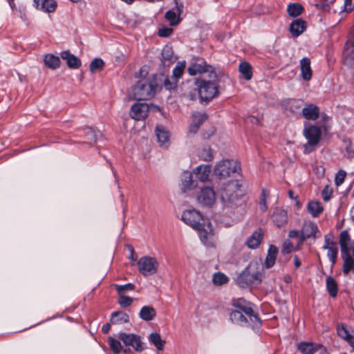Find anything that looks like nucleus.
I'll list each match as a JSON object with an SVG mask.
<instances>
[{
  "label": "nucleus",
  "instance_id": "nucleus-19",
  "mask_svg": "<svg viewBox=\"0 0 354 354\" xmlns=\"http://www.w3.org/2000/svg\"><path fill=\"white\" fill-rule=\"evenodd\" d=\"M306 27L307 24L304 20L297 19L290 24L289 30L292 37H297L305 31Z\"/></svg>",
  "mask_w": 354,
  "mask_h": 354
},
{
  "label": "nucleus",
  "instance_id": "nucleus-46",
  "mask_svg": "<svg viewBox=\"0 0 354 354\" xmlns=\"http://www.w3.org/2000/svg\"><path fill=\"white\" fill-rule=\"evenodd\" d=\"M332 1L329 2L328 0H319L315 4L316 8L323 12H328L330 9V4Z\"/></svg>",
  "mask_w": 354,
  "mask_h": 354
},
{
  "label": "nucleus",
  "instance_id": "nucleus-60",
  "mask_svg": "<svg viewBox=\"0 0 354 354\" xmlns=\"http://www.w3.org/2000/svg\"><path fill=\"white\" fill-rule=\"evenodd\" d=\"M86 133L88 136V138L91 140L96 141L97 135H96L95 132L94 131V130L91 128H87L86 129Z\"/></svg>",
  "mask_w": 354,
  "mask_h": 354
},
{
  "label": "nucleus",
  "instance_id": "nucleus-51",
  "mask_svg": "<svg viewBox=\"0 0 354 354\" xmlns=\"http://www.w3.org/2000/svg\"><path fill=\"white\" fill-rule=\"evenodd\" d=\"M115 289L119 295H124L127 291H131L134 289V285L127 283L125 285H115Z\"/></svg>",
  "mask_w": 354,
  "mask_h": 354
},
{
  "label": "nucleus",
  "instance_id": "nucleus-24",
  "mask_svg": "<svg viewBox=\"0 0 354 354\" xmlns=\"http://www.w3.org/2000/svg\"><path fill=\"white\" fill-rule=\"evenodd\" d=\"M272 219L277 227H281L288 221L287 213L283 209H276L273 213Z\"/></svg>",
  "mask_w": 354,
  "mask_h": 354
},
{
  "label": "nucleus",
  "instance_id": "nucleus-15",
  "mask_svg": "<svg viewBox=\"0 0 354 354\" xmlns=\"http://www.w3.org/2000/svg\"><path fill=\"white\" fill-rule=\"evenodd\" d=\"M207 115L205 113L194 112L192 114V123L189 126V132L196 133L203 122L206 120Z\"/></svg>",
  "mask_w": 354,
  "mask_h": 354
},
{
  "label": "nucleus",
  "instance_id": "nucleus-34",
  "mask_svg": "<svg viewBox=\"0 0 354 354\" xmlns=\"http://www.w3.org/2000/svg\"><path fill=\"white\" fill-rule=\"evenodd\" d=\"M175 60L172 48L165 46L162 51V62L164 65H169Z\"/></svg>",
  "mask_w": 354,
  "mask_h": 354
},
{
  "label": "nucleus",
  "instance_id": "nucleus-9",
  "mask_svg": "<svg viewBox=\"0 0 354 354\" xmlns=\"http://www.w3.org/2000/svg\"><path fill=\"white\" fill-rule=\"evenodd\" d=\"M118 338L126 346H131L138 352H141L144 350L143 343L140 337L137 335L120 333L118 334Z\"/></svg>",
  "mask_w": 354,
  "mask_h": 354
},
{
  "label": "nucleus",
  "instance_id": "nucleus-54",
  "mask_svg": "<svg viewBox=\"0 0 354 354\" xmlns=\"http://www.w3.org/2000/svg\"><path fill=\"white\" fill-rule=\"evenodd\" d=\"M354 8V0H345L343 10L340 12L349 13Z\"/></svg>",
  "mask_w": 354,
  "mask_h": 354
},
{
  "label": "nucleus",
  "instance_id": "nucleus-57",
  "mask_svg": "<svg viewBox=\"0 0 354 354\" xmlns=\"http://www.w3.org/2000/svg\"><path fill=\"white\" fill-rule=\"evenodd\" d=\"M173 32V29L171 28L163 27L158 30V36L161 37H169Z\"/></svg>",
  "mask_w": 354,
  "mask_h": 354
},
{
  "label": "nucleus",
  "instance_id": "nucleus-42",
  "mask_svg": "<svg viewBox=\"0 0 354 354\" xmlns=\"http://www.w3.org/2000/svg\"><path fill=\"white\" fill-rule=\"evenodd\" d=\"M198 156L203 161H212L214 158L212 149L209 147L203 148L199 151Z\"/></svg>",
  "mask_w": 354,
  "mask_h": 354
},
{
  "label": "nucleus",
  "instance_id": "nucleus-17",
  "mask_svg": "<svg viewBox=\"0 0 354 354\" xmlns=\"http://www.w3.org/2000/svg\"><path fill=\"white\" fill-rule=\"evenodd\" d=\"M211 171L212 167L209 165H201L193 170V173L201 182H207L209 180Z\"/></svg>",
  "mask_w": 354,
  "mask_h": 354
},
{
  "label": "nucleus",
  "instance_id": "nucleus-40",
  "mask_svg": "<svg viewBox=\"0 0 354 354\" xmlns=\"http://www.w3.org/2000/svg\"><path fill=\"white\" fill-rule=\"evenodd\" d=\"M156 134L160 145H164L169 141V133L162 127H156Z\"/></svg>",
  "mask_w": 354,
  "mask_h": 354
},
{
  "label": "nucleus",
  "instance_id": "nucleus-41",
  "mask_svg": "<svg viewBox=\"0 0 354 354\" xmlns=\"http://www.w3.org/2000/svg\"><path fill=\"white\" fill-rule=\"evenodd\" d=\"M326 288L329 295L335 297L337 294V284L332 277H328L326 280Z\"/></svg>",
  "mask_w": 354,
  "mask_h": 354
},
{
  "label": "nucleus",
  "instance_id": "nucleus-27",
  "mask_svg": "<svg viewBox=\"0 0 354 354\" xmlns=\"http://www.w3.org/2000/svg\"><path fill=\"white\" fill-rule=\"evenodd\" d=\"M351 239L347 230L341 232L339 234V245L342 253L351 252L349 244Z\"/></svg>",
  "mask_w": 354,
  "mask_h": 354
},
{
  "label": "nucleus",
  "instance_id": "nucleus-25",
  "mask_svg": "<svg viewBox=\"0 0 354 354\" xmlns=\"http://www.w3.org/2000/svg\"><path fill=\"white\" fill-rule=\"evenodd\" d=\"M342 254L343 263V272L344 274H348L350 272H354V259L351 256L350 252H344Z\"/></svg>",
  "mask_w": 354,
  "mask_h": 354
},
{
  "label": "nucleus",
  "instance_id": "nucleus-30",
  "mask_svg": "<svg viewBox=\"0 0 354 354\" xmlns=\"http://www.w3.org/2000/svg\"><path fill=\"white\" fill-rule=\"evenodd\" d=\"M230 318L232 322L243 325L248 322V319H247V315L243 311H232L230 314Z\"/></svg>",
  "mask_w": 354,
  "mask_h": 354
},
{
  "label": "nucleus",
  "instance_id": "nucleus-37",
  "mask_svg": "<svg viewBox=\"0 0 354 354\" xmlns=\"http://www.w3.org/2000/svg\"><path fill=\"white\" fill-rule=\"evenodd\" d=\"M210 68L209 66H202L200 64L194 63L189 66L188 71L191 75H195L197 73L208 72Z\"/></svg>",
  "mask_w": 354,
  "mask_h": 354
},
{
  "label": "nucleus",
  "instance_id": "nucleus-31",
  "mask_svg": "<svg viewBox=\"0 0 354 354\" xmlns=\"http://www.w3.org/2000/svg\"><path fill=\"white\" fill-rule=\"evenodd\" d=\"M304 7L299 3H290L287 7V12L291 17H297L304 12Z\"/></svg>",
  "mask_w": 354,
  "mask_h": 354
},
{
  "label": "nucleus",
  "instance_id": "nucleus-4",
  "mask_svg": "<svg viewBox=\"0 0 354 354\" xmlns=\"http://www.w3.org/2000/svg\"><path fill=\"white\" fill-rule=\"evenodd\" d=\"M157 87L155 79L142 78L131 88L129 97L138 101L149 100L155 95Z\"/></svg>",
  "mask_w": 354,
  "mask_h": 354
},
{
  "label": "nucleus",
  "instance_id": "nucleus-43",
  "mask_svg": "<svg viewBox=\"0 0 354 354\" xmlns=\"http://www.w3.org/2000/svg\"><path fill=\"white\" fill-rule=\"evenodd\" d=\"M104 66V62L102 59L95 58L91 62L89 68L91 73H95L102 70Z\"/></svg>",
  "mask_w": 354,
  "mask_h": 354
},
{
  "label": "nucleus",
  "instance_id": "nucleus-63",
  "mask_svg": "<svg viewBox=\"0 0 354 354\" xmlns=\"http://www.w3.org/2000/svg\"><path fill=\"white\" fill-rule=\"evenodd\" d=\"M176 83L177 82H176V80H174V81L171 82L169 79H166L165 80L164 84L166 88L171 89L176 86Z\"/></svg>",
  "mask_w": 354,
  "mask_h": 354
},
{
  "label": "nucleus",
  "instance_id": "nucleus-36",
  "mask_svg": "<svg viewBox=\"0 0 354 354\" xmlns=\"http://www.w3.org/2000/svg\"><path fill=\"white\" fill-rule=\"evenodd\" d=\"M129 321V316L124 311H115L111 315V322L112 324H122Z\"/></svg>",
  "mask_w": 354,
  "mask_h": 354
},
{
  "label": "nucleus",
  "instance_id": "nucleus-10",
  "mask_svg": "<svg viewBox=\"0 0 354 354\" xmlns=\"http://www.w3.org/2000/svg\"><path fill=\"white\" fill-rule=\"evenodd\" d=\"M321 129L316 126H310L304 131V136L308 140L307 144L304 145V153H309L308 146L315 147L320 140Z\"/></svg>",
  "mask_w": 354,
  "mask_h": 354
},
{
  "label": "nucleus",
  "instance_id": "nucleus-2",
  "mask_svg": "<svg viewBox=\"0 0 354 354\" xmlns=\"http://www.w3.org/2000/svg\"><path fill=\"white\" fill-rule=\"evenodd\" d=\"M182 220L199 234L201 241L207 246H214V233L211 223L200 212L187 209L183 212Z\"/></svg>",
  "mask_w": 354,
  "mask_h": 354
},
{
  "label": "nucleus",
  "instance_id": "nucleus-20",
  "mask_svg": "<svg viewBox=\"0 0 354 354\" xmlns=\"http://www.w3.org/2000/svg\"><path fill=\"white\" fill-rule=\"evenodd\" d=\"M36 7L46 12H53L57 8L55 0H34Z\"/></svg>",
  "mask_w": 354,
  "mask_h": 354
},
{
  "label": "nucleus",
  "instance_id": "nucleus-18",
  "mask_svg": "<svg viewBox=\"0 0 354 354\" xmlns=\"http://www.w3.org/2000/svg\"><path fill=\"white\" fill-rule=\"evenodd\" d=\"M263 237V230L261 228H259L247 239L245 244L250 249H256L261 244Z\"/></svg>",
  "mask_w": 354,
  "mask_h": 354
},
{
  "label": "nucleus",
  "instance_id": "nucleus-23",
  "mask_svg": "<svg viewBox=\"0 0 354 354\" xmlns=\"http://www.w3.org/2000/svg\"><path fill=\"white\" fill-rule=\"evenodd\" d=\"M61 57L63 59L66 61L68 66L71 68L76 69L81 66L80 59L74 55L71 54L68 51L62 52Z\"/></svg>",
  "mask_w": 354,
  "mask_h": 354
},
{
  "label": "nucleus",
  "instance_id": "nucleus-5",
  "mask_svg": "<svg viewBox=\"0 0 354 354\" xmlns=\"http://www.w3.org/2000/svg\"><path fill=\"white\" fill-rule=\"evenodd\" d=\"M257 263H250L249 266L239 275L236 281L242 288L250 285L258 284L261 281L262 274L254 270Z\"/></svg>",
  "mask_w": 354,
  "mask_h": 354
},
{
  "label": "nucleus",
  "instance_id": "nucleus-21",
  "mask_svg": "<svg viewBox=\"0 0 354 354\" xmlns=\"http://www.w3.org/2000/svg\"><path fill=\"white\" fill-rule=\"evenodd\" d=\"M300 68L302 78L305 81H309L312 77V69L310 67V60L307 57H304L300 61Z\"/></svg>",
  "mask_w": 354,
  "mask_h": 354
},
{
  "label": "nucleus",
  "instance_id": "nucleus-14",
  "mask_svg": "<svg viewBox=\"0 0 354 354\" xmlns=\"http://www.w3.org/2000/svg\"><path fill=\"white\" fill-rule=\"evenodd\" d=\"M180 180V189L184 193L194 189L197 186L196 182L193 180L192 174L188 171L182 173Z\"/></svg>",
  "mask_w": 354,
  "mask_h": 354
},
{
  "label": "nucleus",
  "instance_id": "nucleus-52",
  "mask_svg": "<svg viewBox=\"0 0 354 354\" xmlns=\"http://www.w3.org/2000/svg\"><path fill=\"white\" fill-rule=\"evenodd\" d=\"M346 176V172L344 170H339L335 176V183L337 186H340L344 181Z\"/></svg>",
  "mask_w": 354,
  "mask_h": 354
},
{
  "label": "nucleus",
  "instance_id": "nucleus-12",
  "mask_svg": "<svg viewBox=\"0 0 354 354\" xmlns=\"http://www.w3.org/2000/svg\"><path fill=\"white\" fill-rule=\"evenodd\" d=\"M149 104L145 102H138L132 105L130 111L131 118L136 120H145L149 113Z\"/></svg>",
  "mask_w": 354,
  "mask_h": 354
},
{
  "label": "nucleus",
  "instance_id": "nucleus-45",
  "mask_svg": "<svg viewBox=\"0 0 354 354\" xmlns=\"http://www.w3.org/2000/svg\"><path fill=\"white\" fill-rule=\"evenodd\" d=\"M185 62L178 63V65L174 68L172 79L176 80V82H178V80L182 76L185 68Z\"/></svg>",
  "mask_w": 354,
  "mask_h": 354
},
{
  "label": "nucleus",
  "instance_id": "nucleus-35",
  "mask_svg": "<svg viewBox=\"0 0 354 354\" xmlns=\"http://www.w3.org/2000/svg\"><path fill=\"white\" fill-rule=\"evenodd\" d=\"M44 63L46 66L51 69H56L59 66V57L52 54L46 55L44 57Z\"/></svg>",
  "mask_w": 354,
  "mask_h": 354
},
{
  "label": "nucleus",
  "instance_id": "nucleus-49",
  "mask_svg": "<svg viewBox=\"0 0 354 354\" xmlns=\"http://www.w3.org/2000/svg\"><path fill=\"white\" fill-rule=\"evenodd\" d=\"M118 301L122 308H127L131 306L133 299L124 295H119Z\"/></svg>",
  "mask_w": 354,
  "mask_h": 354
},
{
  "label": "nucleus",
  "instance_id": "nucleus-6",
  "mask_svg": "<svg viewBox=\"0 0 354 354\" xmlns=\"http://www.w3.org/2000/svg\"><path fill=\"white\" fill-rule=\"evenodd\" d=\"M241 169L240 164L233 160H223L215 167L214 174L221 179L230 176L231 174L239 172Z\"/></svg>",
  "mask_w": 354,
  "mask_h": 354
},
{
  "label": "nucleus",
  "instance_id": "nucleus-38",
  "mask_svg": "<svg viewBox=\"0 0 354 354\" xmlns=\"http://www.w3.org/2000/svg\"><path fill=\"white\" fill-rule=\"evenodd\" d=\"M165 18L169 22L170 26H175L178 25L181 21L180 16H179L176 12L169 10L166 12Z\"/></svg>",
  "mask_w": 354,
  "mask_h": 354
},
{
  "label": "nucleus",
  "instance_id": "nucleus-3",
  "mask_svg": "<svg viewBox=\"0 0 354 354\" xmlns=\"http://www.w3.org/2000/svg\"><path fill=\"white\" fill-rule=\"evenodd\" d=\"M209 79L205 76L197 79L195 82L198 96L201 101L209 102L218 95V86L216 82L217 75L211 71Z\"/></svg>",
  "mask_w": 354,
  "mask_h": 354
},
{
  "label": "nucleus",
  "instance_id": "nucleus-33",
  "mask_svg": "<svg viewBox=\"0 0 354 354\" xmlns=\"http://www.w3.org/2000/svg\"><path fill=\"white\" fill-rule=\"evenodd\" d=\"M149 342L154 345L158 351H162L166 342L161 339L160 335L157 333H152L149 335Z\"/></svg>",
  "mask_w": 354,
  "mask_h": 354
},
{
  "label": "nucleus",
  "instance_id": "nucleus-56",
  "mask_svg": "<svg viewBox=\"0 0 354 354\" xmlns=\"http://www.w3.org/2000/svg\"><path fill=\"white\" fill-rule=\"evenodd\" d=\"M333 190L328 185H326L322 192V196L324 201H328L330 200Z\"/></svg>",
  "mask_w": 354,
  "mask_h": 354
},
{
  "label": "nucleus",
  "instance_id": "nucleus-29",
  "mask_svg": "<svg viewBox=\"0 0 354 354\" xmlns=\"http://www.w3.org/2000/svg\"><path fill=\"white\" fill-rule=\"evenodd\" d=\"M307 209L308 212L315 218L318 217L324 210L321 203L315 201L308 203Z\"/></svg>",
  "mask_w": 354,
  "mask_h": 354
},
{
  "label": "nucleus",
  "instance_id": "nucleus-8",
  "mask_svg": "<svg viewBox=\"0 0 354 354\" xmlns=\"http://www.w3.org/2000/svg\"><path fill=\"white\" fill-rule=\"evenodd\" d=\"M199 204L205 207L212 206L216 201V194L210 187H203L200 189L196 196Z\"/></svg>",
  "mask_w": 354,
  "mask_h": 354
},
{
  "label": "nucleus",
  "instance_id": "nucleus-50",
  "mask_svg": "<svg viewBox=\"0 0 354 354\" xmlns=\"http://www.w3.org/2000/svg\"><path fill=\"white\" fill-rule=\"evenodd\" d=\"M243 313H245V315H247V319H248V322H250V323L254 324L260 323L259 315L257 313V311H243Z\"/></svg>",
  "mask_w": 354,
  "mask_h": 354
},
{
  "label": "nucleus",
  "instance_id": "nucleus-62",
  "mask_svg": "<svg viewBox=\"0 0 354 354\" xmlns=\"http://www.w3.org/2000/svg\"><path fill=\"white\" fill-rule=\"evenodd\" d=\"M301 236V231L296 230H292L288 233V237L293 239V238H298L299 240V236ZM299 243V241H298Z\"/></svg>",
  "mask_w": 354,
  "mask_h": 354
},
{
  "label": "nucleus",
  "instance_id": "nucleus-48",
  "mask_svg": "<svg viewBox=\"0 0 354 354\" xmlns=\"http://www.w3.org/2000/svg\"><path fill=\"white\" fill-rule=\"evenodd\" d=\"M301 101L297 100H290L288 102V109L292 113L297 112L301 107Z\"/></svg>",
  "mask_w": 354,
  "mask_h": 354
},
{
  "label": "nucleus",
  "instance_id": "nucleus-16",
  "mask_svg": "<svg viewBox=\"0 0 354 354\" xmlns=\"http://www.w3.org/2000/svg\"><path fill=\"white\" fill-rule=\"evenodd\" d=\"M337 332L338 335L345 339L354 349V329L345 326H337Z\"/></svg>",
  "mask_w": 354,
  "mask_h": 354
},
{
  "label": "nucleus",
  "instance_id": "nucleus-7",
  "mask_svg": "<svg viewBox=\"0 0 354 354\" xmlns=\"http://www.w3.org/2000/svg\"><path fill=\"white\" fill-rule=\"evenodd\" d=\"M158 265L156 259L149 257H141L138 261L139 271L145 276L155 274L157 271Z\"/></svg>",
  "mask_w": 354,
  "mask_h": 354
},
{
  "label": "nucleus",
  "instance_id": "nucleus-58",
  "mask_svg": "<svg viewBox=\"0 0 354 354\" xmlns=\"http://www.w3.org/2000/svg\"><path fill=\"white\" fill-rule=\"evenodd\" d=\"M176 6V13L180 16L183 12L184 5L180 0H174Z\"/></svg>",
  "mask_w": 354,
  "mask_h": 354
},
{
  "label": "nucleus",
  "instance_id": "nucleus-13",
  "mask_svg": "<svg viewBox=\"0 0 354 354\" xmlns=\"http://www.w3.org/2000/svg\"><path fill=\"white\" fill-rule=\"evenodd\" d=\"M319 232L318 227L316 223L312 221H306L301 230V236H299V243H302L307 239H316V234Z\"/></svg>",
  "mask_w": 354,
  "mask_h": 354
},
{
  "label": "nucleus",
  "instance_id": "nucleus-61",
  "mask_svg": "<svg viewBox=\"0 0 354 354\" xmlns=\"http://www.w3.org/2000/svg\"><path fill=\"white\" fill-rule=\"evenodd\" d=\"M259 207H260V209L263 212H265L268 208L267 205H266L264 191L262 193L261 198V201L259 203Z\"/></svg>",
  "mask_w": 354,
  "mask_h": 354
},
{
  "label": "nucleus",
  "instance_id": "nucleus-44",
  "mask_svg": "<svg viewBox=\"0 0 354 354\" xmlns=\"http://www.w3.org/2000/svg\"><path fill=\"white\" fill-rule=\"evenodd\" d=\"M108 342L110 348L114 353L118 354L121 351L122 347L119 340H117L112 337H109L108 338Z\"/></svg>",
  "mask_w": 354,
  "mask_h": 354
},
{
  "label": "nucleus",
  "instance_id": "nucleus-47",
  "mask_svg": "<svg viewBox=\"0 0 354 354\" xmlns=\"http://www.w3.org/2000/svg\"><path fill=\"white\" fill-rule=\"evenodd\" d=\"M228 281V278L221 272L215 273L212 277V281L215 285L221 286Z\"/></svg>",
  "mask_w": 354,
  "mask_h": 354
},
{
  "label": "nucleus",
  "instance_id": "nucleus-55",
  "mask_svg": "<svg viewBox=\"0 0 354 354\" xmlns=\"http://www.w3.org/2000/svg\"><path fill=\"white\" fill-rule=\"evenodd\" d=\"M140 316L142 319L149 321L155 317L156 313L155 311H140Z\"/></svg>",
  "mask_w": 354,
  "mask_h": 354
},
{
  "label": "nucleus",
  "instance_id": "nucleus-32",
  "mask_svg": "<svg viewBox=\"0 0 354 354\" xmlns=\"http://www.w3.org/2000/svg\"><path fill=\"white\" fill-rule=\"evenodd\" d=\"M232 305L239 310H252L254 308V305L252 303L243 298L234 299L232 301Z\"/></svg>",
  "mask_w": 354,
  "mask_h": 354
},
{
  "label": "nucleus",
  "instance_id": "nucleus-1",
  "mask_svg": "<svg viewBox=\"0 0 354 354\" xmlns=\"http://www.w3.org/2000/svg\"><path fill=\"white\" fill-rule=\"evenodd\" d=\"M245 190L239 180H232L223 187L221 200L223 211L230 217L239 218L243 210Z\"/></svg>",
  "mask_w": 354,
  "mask_h": 354
},
{
  "label": "nucleus",
  "instance_id": "nucleus-28",
  "mask_svg": "<svg viewBox=\"0 0 354 354\" xmlns=\"http://www.w3.org/2000/svg\"><path fill=\"white\" fill-rule=\"evenodd\" d=\"M278 249L276 246L271 245L268 250L265 261V266L267 268L272 267L275 263Z\"/></svg>",
  "mask_w": 354,
  "mask_h": 354
},
{
  "label": "nucleus",
  "instance_id": "nucleus-26",
  "mask_svg": "<svg viewBox=\"0 0 354 354\" xmlns=\"http://www.w3.org/2000/svg\"><path fill=\"white\" fill-rule=\"evenodd\" d=\"M303 116L307 120H316L319 116V108L314 104H309L302 109Z\"/></svg>",
  "mask_w": 354,
  "mask_h": 354
},
{
  "label": "nucleus",
  "instance_id": "nucleus-59",
  "mask_svg": "<svg viewBox=\"0 0 354 354\" xmlns=\"http://www.w3.org/2000/svg\"><path fill=\"white\" fill-rule=\"evenodd\" d=\"M344 156L348 159L354 160V150L351 146L346 148Z\"/></svg>",
  "mask_w": 354,
  "mask_h": 354
},
{
  "label": "nucleus",
  "instance_id": "nucleus-53",
  "mask_svg": "<svg viewBox=\"0 0 354 354\" xmlns=\"http://www.w3.org/2000/svg\"><path fill=\"white\" fill-rule=\"evenodd\" d=\"M293 248L294 245L292 243L290 240L287 239L283 242L281 252L284 254H289L293 250Z\"/></svg>",
  "mask_w": 354,
  "mask_h": 354
},
{
  "label": "nucleus",
  "instance_id": "nucleus-64",
  "mask_svg": "<svg viewBox=\"0 0 354 354\" xmlns=\"http://www.w3.org/2000/svg\"><path fill=\"white\" fill-rule=\"evenodd\" d=\"M294 264L296 268H299L301 266V262L297 256L294 257Z\"/></svg>",
  "mask_w": 354,
  "mask_h": 354
},
{
  "label": "nucleus",
  "instance_id": "nucleus-22",
  "mask_svg": "<svg viewBox=\"0 0 354 354\" xmlns=\"http://www.w3.org/2000/svg\"><path fill=\"white\" fill-rule=\"evenodd\" d=\"M321 348L319 344L312 342H301L297 345V349L302 354H315Z\"/></svg>",
  "mask_w": 354,
  "mask_h": 354
},
{
  "label": "nucleus",
  "instance_id": "nucleus-11",
  "mask_svg": "<svg viewBox=\"0 0 354 354\" xmlns=\"http://www.w3.org/2000/svg\"><path fill=\"white\" fill-rule=\"evenodd\" d=\"M323 248L328 250L327 256L332 263H335L338 253V248L336 242L334 241L333 234H328L324 236V244Z\"/></svg>",
  "mask_w": 354,
  "mask_h": 354
},
{
  "label": "nucleus",
  "instance_id": "nucleus-39",
  "mask_svg": "<svg viewBox=\"0 0 354 354\" xmlns=\"http://www.w3.org/2000/svg\"><path fill=\"white\" fill-rule=\"evenodd\" d=\"M239 72L243 75L246 80H250L252 77L251 65L246 62L240 63L239 66Z\"/></svg>",
  "mask_w": 354,
  "mask_h": 354
}]
</instances>
